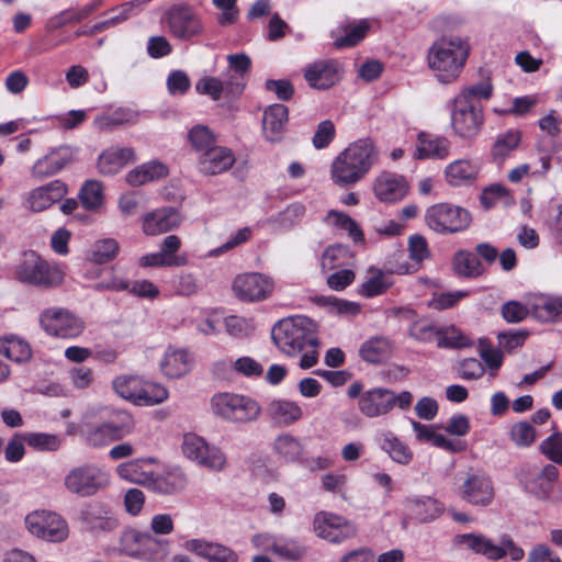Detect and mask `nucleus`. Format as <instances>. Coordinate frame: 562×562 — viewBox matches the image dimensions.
Instances as JSON below:
<instances>
[{
	"label": "nucleus",
	"mask_w": 562,
	"mask_h": 562,
	"mask_svg": "<svg viewBox=\"0 0 562 562\" xmlns=\"http://www.w3.org/2000/svg\"><path fill=\"white\" fill-rule=\"evenodd\" d=\"M86 440L93 447L108 445L121 439L109 423L103 420L100 425L88 426L85 429Z\"/></svg>",
	"instance_id": "51"
},
{
	"label": "nucleus",
	"mask_w": 562,
	"mask_h": 562,
	"mask_svg": "<svg viewBox=\"0 0 562 562\" xmlns=\"http://www.w3.org/2000/svg\"><path fill=\"white\" fill-rule=\"evenodd\" d=\"M450 154V142L446 137L435 136L425 132L418 134L415 158L445 159Z\"/></svg>",
	"instance_id": "33"
},
{
	"label": "nucleus",
	"mask_w": 562,
	"mask_h": 562,
	"mask_svg": "<svg viewBox=\"0 0 562 562\" xmlns=\"http://www.w3.org/2000/svg\"><path fill=\"white\" fill-rule=\"evenodd\" d=\"M0 355L15 362H25L31 358L32 349L26 340L9 334L0 337Z\"/></svg>",
	"instance_id": "44"
},
{
	"label": "nucleus",
	"mask_w": 562,
	"mask_h": 562,
	"mask_svg": "<svg viewBox=\"0 0 562 562\" xmlns=\"http://www.w3.org/2000/svg\"><path fill=\"white\" fill-rule=\"evenodd\" d=\"M313 528L317 537L331 543H341L356 536L357 528L347 518L330 512H318Z\"/></svg>",
	"instance_id": "18"
},
{
	"label": "nucleus",
	"mask_w": 562,
	"mask_h": 562,
	"mask_svg": "<svg viewBox=\"0 0 562 562\" xmlns=\"http://www.w3.org/2000/svg\"><path fill=\"white\" fill-rule=\"evenodd\" d=\"M469 55V44L459 36L441 37L428 52V65L442 83L452 82L461 72Z\"/></svg>",
	"instance_id": "3"
},
{
	"label": "nucleus",
	"mask_w": 562,
	"mask_h": 562,
	"mask_svg": "<svg viewBox=\"0 0 562 562\" xmlns=\"http://www.w3.org/2000/svg\"><path fill=\"white\" fill-rule=\"evenodd\" d=\"M522 490L540 501L550 498L559 479V470L554 464L548 463L542 468L535 464L522 465L517 475Z\"/></svg>",
	"instance_id": "10"
},
{
	"label": "nucleus",
	"mask_w": 562,
	"mask_h": 562,
	"mask_svg": "<svg viewBox=\"0 0 562 562\" xmlns=\"http://www.w3.org/2000/svg\"><path fill=\"white\" fill-rule=\"evenodd\" d=\"M212 413L229 423L246 424L256 420L261 407L254 398L238 393L221 392L211 398Z\"/></svg>",
	"instance_id": "5"
},
{
	"label": "nucleus",
	"mask_w": 562,
	"mask_h": 562,
	"mask_svg": "<svg viewBox=\"0 0 562 562\" xmlns=\"http://www.w3.org/2000/svg\"><path fill=\"white\" fill-rule=\"evenodd\" d=\"M521 136V132L517 128H510L497 134L491 148L493 161L503 164L518 148Z\"/></svg>",
	"instance_id": "40"
},
{
	"label": "nucleus",
	"mask_w": 562,
	"mask_h": 562,
	"mask_svg": "<svg viewBox=\"0 0 562 562\" xmlns=\"http://www.w3.org/2000/svg\"><path fill=\"white\" fill-rule=\"evenodd\" d=\"M373 192L379 201L394 203L406 196L408 183L401 175L383 171L373 181Z\"/></svg>",
	"instance_id": "23"
},
{
	"label": "nucleus",
	"mask_w": 562,
	"mask_h": 562,
	"mask_svg": "<svg viewBox=\"0 0 562 562\" xmlns=\"http://www.w3.org/2000/svg\"><path fill=\"white\" fill-rule=\"evenodd\" d=\"M369 30L368 20L348 21L333 30L330 36L334 38L335 47L347 48L359 44L367 36Z\"/></svg>",
	"instance_id": "32"
},
{
	"label": "nucleus",
	"mask_w": 562,
	"mask_h": 562,
	"mask_svg": "<svg viewBox=\"0 0 562 562\" xmlns=\"http://www.w3.org/2000/svg\"><path fill=\"white\" fill-rule=\"evenodd\" d=\"M142 380L135 375H121L113 381V389L122 398L137 405Z\"/></svg>",
	"instance_id": "52"
},
{
	"label": "nucleus",
	"mask_w": 562,
	"mask_h": 562,
	"mask_svg": "<svg viewBox=\"0 0 562 562\" xmlns=\"http://www.w3.org/2000/svg\"><path fill=\"white\" fill-rule=\"evenodd\" d=\"M181 224L179 212L171 207L156 210L145 215L143 231L146 235H158L177 228Z\"/></svg>",
	"instance_id": "30"
},
{
	"label": "nucleus",
	"mask_w": 562,
	"mask_h": 562,
	"mask_svg": "<svg viewBox=\"0 0 562 562\" xmlns=\"http://www.w3.org/2000/svg\"><path fill=\"white\" fill-rule=\"evenodd\" d=\"M188 137L191 146L196 153H199V155H203L206 150L216 145L215 135L204 125H196L192 127Z\"/></svg>",
	"instance_id": "53"
},
{
	"label": "nucleus",
	"mask_w": 562,
	"mask_h": 562,
	"mask_svg": "<svg viewBox=\"0 0 562 562\" xmlns=\"http://www.w3.org/2000/svg\"><path fill=\"white\" fill-rule=\"evenodd\" d=\"M453 271L462 278H477L484 273V267L475 254L459 250L452 259Z\"/></svg>",
	"instance_id": "46"
},
{
	"label": "nucleus",
	"mask_w": 562,
	"mask_h": 562,
	"mask_svg": "<svg viewBox=\"0 0 562 562\" xmlns=\"http://www.w3.org/2000/svg\"><path fill=\"white\" fill-rule=\"evenodd\" d=\"M493 87L488 81H481L465 87L454 97L457 100L469 101L470 104L482 106V100H488L492 95Z\"/></svg>",
	"instance_id": "54"
},
{
	"label": "nucleus",
	"mask_w": 562,
	"mask_h": 562,
	"mask_svg": "<svg viewBox=\"0 0 562 562\" xmlns=\"http://www.w3.org/2000/svg\"><path fill=\"white\" fill-rule=\"evenodd\" d=\"M14 278L27 285L48 289L59 285L65 272L58 265L48 262L31 250L24 252L15 265Z\"/></svg>",
	"instance_id": "4"
},
{
	"label": "nucleus",
	"mask_w": 562,
	"mask_h": 562,
	"mask_svg": "<svg viewBox=\"0 0 562 562\" xmlns=\"http://www.w3.org/2000/svg\"><path fill=\"white\" fill-rule=\"evenodd\" d=\"M121 543L124 550L131 555L143 557L147 561L156 562L157 558L154 553L147 554L149 551H155L156 548L161 547L167 542L157 539L147 531H139L137 529H126L121 536Z\"/></svg>",
	"instance_id": "22"
},
{
	"label": "nucleus",
	"mask_w": 562,
	"mask_h": 562,
	"mask_svg": "<svg viewBox=\"0 0 562 562\" xmlns=\"http://www.w3.org/2000/svg\"><path fill=\"white\" fill-rule=\"evenodd\" d=\"M438 347L461 349L473 345V340L456 326L442 327L439 329Z\"/></svg>",
	"instance_id": "49"
},
{
	"label": "nucleus",
	"mask_w": 562,
	"mask_h": 562,
	"mask_svg": "<svg viewBox=\"0 0 562 562\" xmlns=\"http://www.w3.org/2000/svg\"><path fill=\"white\" fill-rule=\"evenodd\" d=\"M137 405L153 406L165 402L168 398V391L165 386L146 382L140 384Z\"/></svg>",
	"instance_id": "56"
},
{
	"label": "nucleus",
	"mask_w": 562,
	"mask_h": 562,
	"mask_svg": "<svg viewBox=\"0 0 562 562\" xmlns=\"http://www.w3.org/2000/svg\"><path fill=\"white\" fill-rule=\"evenodd\" d=\"M528 315H531V296L526 304L513 300L502 306V316L507 323H520Z\"/></svg>",
	"instance_id": "58"
},
{
	"label": "nucleus",
	"mask_w": 562,
	"mask_h": 562,
	"mask_svg": "<svg viewBox=\"0 0 562 562\" xmlns=\"http://www.w3.org/2000/svg\"><path fill=\"white\" fill-rule=\"evenodd\" d=\"M102 417L112 426L117 436L122 439L134 428V419L130 413L123 409H104Z\"/></svg>",
	"instance_id": "50"
},
{
	"label": "nucleus",
	"mask_w": 562,
	"mask_h": 562,
	"mask_svg": "<svg viewBox=\"0 0 562 562\" xmlns=\"http://www.w3.org/2000/svg\"><path fill=\"white\" fill-rule=\"evenodd\" d=\"M403 528L407 522L414 520L420 524L437 519L443 513V505L431 496L412 495L404 499Z\"/></svg>",
	"instance_id": "20"
},
{
	"label": "nucleus",
	"mask_w": 562,
	"mask_h": 562,
	"mask_svg": "<svg viewBox=\"0 0 562 562\" xmlns=\"http://www.w3.org/2000/svg\"><path fill=\"white\" fill-rule=\"evenodd\" d=\"M224 323L227 334L235 338L247 337L255 329L250 319L237 315L226 317Z\"/></svg>",
	"instance_id": "62"
},
{
	"label": "nucleus",
	"mask_w": 562,
	"mask_h": 562,
	"mask_svg": "<svg viewBox=\"0 0 562 562\" xmlns=\"http://www.w3.org/2000/svg\"><path fill=\"white\" fill-rule=\"evenodd\" d=\"M536 438V430L528 422H519L512 426L510 439L519 447H529Z\"/></svg>",
	"instance_id": "64"
},
{
	"label": "nucleus",
	"mask_w": 562,
	"mask_h": 562,
	"mask_svg": "<svg viewBox=\"0 0 562 562\" xmlns=\"http://www.w3.org/2000/svg\"><path fill=\"white\" fill-rule=\"evenodd\" d=\"M164 21L169 34L181 41L199 37L204 32L200 15L186 4L171 7L166 12Z\"/></svg>",
	"instance_id": "13"
},
{
	"label": "nucleus",
	"mask_w": 562,
	"mask_h": 562,
	"mask_svg": "<svg viewBox=\"0 0 562 562\" xmlns=\"http://www.w3.org/2000/svg\"><path fill=\"white\" fill-rule=\"evenodd\" d=\"M78 200L87 212L98 213L104 205V189L98 180H87L78 191Z\"/></svg>",
	"instance_id": "42"
},
{
	"label": "nucleus",
	"mask_w": 562,
	"mask_h": 562,
	"mask_svg": "<svg viewBox=\"0 0 562 562\" xmlns=\"http://www.w3.org/2000/svg\"><path fill=\"white\" fill-rule=\"evenodd\" d=\"M245 83L240 81L239 76H228L224 79L216 77H202L195 83V90L199 94L209 95L217 101L223 95L234 99L241 94Z\"/></svg>",
	"instance_id": "21"
},
{
	"label": "nucleus",
	"mask_w": 562,
	"mask_h": 562,
	"mask_svg": "<svg viewBox=\"0 0 562 562\" xmlns=\"http://www.w3.org/2000/svg\"><path fill=\"white\" fill-rule=\"evenodd\" d=\"M375 441L387 456L396 463L407 465L412 462L414 453L411 448L400 440L390 430L379 431L375 436Z\"/></svg>",
	"instance_id": "35"
},
{
	"label": "nucleus",
	"mask_w": 562,
	"mask_h": 562,
	"mask_svg": "<svg viewBox=\"0 0 562 562\" xmlns=\"http://www.w3.org/2000/svg\"><path fill=\"white\" fill-rule=\"evenodd\" d=\"M234 373L247 379H258L263 374V366L249 356H243L234 360Z\"/></svg>",
	"instance_id": "60"
},
{
	"label": "nucleus",
	"mask_w": 562,
	"mask_h": 562,
	"mask_svg": "<svg viewBox=\"0 0 562 562\" xmlns=\"http://www.w3.org/2000/svg\"><path fill=\"white\" fill-rule=\"evenodd\" d=\"M271 337L280 351L296 356L307 347H318L317 324L302 315L279 321L272 328Z\"/></svg>",
	"instance_id": "2"
},
{
	"label": "nucleus",
	"mask_w": 562,
	"mask_h": 562,
	"mask_svg": "<svg viewBox=\"0 0 562 562\" xmlns=\"http://www.w3.org/2000/svg\"><path fill=\"white\" fill-rule=\"evenodd\" d=\"M266 413L273 424L283 427L295 424L303 416V411L297 403L283 398L270 401Z\"/></svg>",
	"instance_id": "34"
},
{
	"label": "nucleus",
	"mask_w": 562,
	"mask_h": 562,
	"mask_svg": "<svg viewBox=\"0 0 562 562\" xmlns=\"http://www.w3.org/2000/svg\"><path fill=\"white\" fill-rule=\"evenodd\" d=\"M201 454L196 462L198 465L214 472H221L225 469L227 459L217 446L209 443Z\"/></svg>",
	"instance_id": "55"
},
{
	"label": "nucleus",
	"mask_w": 562,
	"mask_h": 562,
	"mask_svg": "<svg viewBox=\"0 0 562 562\" xmlns=\"http://www.w3.org/2000/svg\"><path fill=\"white\" fill-rule=\"evenodd\" d=\"M304 78L312 88L328 89L339 80L338 64L334 60L315 61L307 66Z\"/></svg>",
	"instance_id": "28"
},
{
	"label": "nucleus",
	"mask_w": 562,
	"mask_h": 562,
	"mask_svg": "<svg viewBox=\"0 0 562 562\" xmlns=\"http://www.w3.org/2000/svg\"><path fill=\"white\" fill-rule=\"evenodd\" d=\"M78 521L87 532L94 536L109 535L120 526L114 508L99 501L86 503L78 513Z\"/></svg>",
	"instance_id": "11"
},
{
	"label": "nucleus",
	"mask_w": 562,
	"mask_h": 562,
	"mask_svg": "<svg viewBox=\"0 0 562 562\" xmlns=\"http://www.w3.org/2000/svg\"><path fill=\"white\" fill-rule=\"evenodd\" d=\"M68 193L67 184L55 179L44 186L33 189L27 196L29 209L33 212H42L59 202Z\"/></svg>",
	"instance_id": "24"
},
{
	"label": "nucleus",
	"mask_w": 562,
	"mask_h": 562,
	"mask_svg": "<svg viewBox=\"0 0 562 562\" xmlns=\"http://www.w3.org/2000/svg\"><path fill=\"white\" fill-rule=\"evenodd\" d=\"M479 169L467 159H458L446 167L445 176L449 184L458 187L474 180Z\"/></svg>",
	"instance_id": "45"
},
{
	"label": "nucleus",
	"mask_w": 562,
	"mask_h": 562,
	"mask_svg": "<svg viewBox=\"0 0 562 562\" xmlns=\"http://www.w3.org/2000/svg\"><path fill=\"white\" fill-rule=\"evenodd\" d=\"M164 375L178 379L190 371V357L186 349L168 347L159 362Z\"/></svg>",
	"instance_id": "37"
},
{
	"label": "nucleus",
	"mask_w": 562,
	"mask_h": 562,
	"mask_svg": "<svg viewBox=\"0 0 562 562\" xmlns=\"http://www.w3.org/2000/svg\"><path fill=\"white\" fill-rule=\"evenodd\" d=\"M42 328L50 336L72 339L82 334L85 323L64 308H47L40 316Z\"/></svg>",
	"instance_id": "17"
},
{
	"label": "nucleus",
	"mask_w": 562,
	"mask_h": 562,
	"mask_svg": "<svg viewBox=\"0 0 562 562\" xmlns=\"http://www.w3.org/2000/svg\"><path fill=\"white\" fill-rule=\"evenodd\" d=\"M77 149L69 145L52 147L36 159L31 167L30 175L36 181L54 177L76 161Z\"/></svg>",
	"instance_id": "15"
},
{
	"label": "nucleus",
	"mask_w": 562,
	"mask_h": 562,
	"mask_svg": "<svg viewBox=\"0 0 562 562\" xmlns=\"http://www.w3.org/2000/svg\"><path fill=\"white\" fill-rule=\"evenodd\" d=\"M289 121V110L284 104L276 103L269 105L262 117V130L265 137L270 142L281 139Z\"/></svg>",
	"instance_id": "31"
},
{
	"label": "nucleus",
	"mask_w": 562,
	"mask_h": 562,
	"mask_svg": "<svg viewBox=\"0 0 562 562\" xmlns=\"http://www.w3.org/2000/svg\"><path fill=\"white\" fill-rule=\"evenodd\" d=\"M184 549L211 561V562H237L238 554L228 547L216 542H207L202 539L186 541Z\"/></svg>",
	"instance_id": "29"
},
{
	"label": "nucleus",
	"mask_w": 562,
	"mask_h": 562,
	"mask_svg": "<svg viewBox=\"0 0 562 562\" xmlns=\"http://www.w3.org/2000/svg\"><path fill=\"white\" fill-rule=\"evenodd\" d=\"M154 458L133 460L121 463L116 468L120 477L131 483L139 484L150 488L154 472L146 469L147 464L154 463Z\"/></svg>",
	"instance_id": "38"
},
{
	"label": "nucleus",
	"mask_w": 562,
	"mask_h": 562,
	"mask_svg": "<svg viewBox=\"0 0 562 562\" xmlns=\"http://www.w3.org/2000/svg\"><path fill=\"white\" fill-rule=\"evenodd\" d=\"M380 153L371 138L349 144L331 162L330 179L339 188H349L367 177L378 164Z\"/></svg>",
	"instance_id": "1"
},
{
	"label": "nucleus",
	"mask_w": 562,
	"mask_h": 562,
	"mask_svg": "<svg viewBox=\"0 0 562 562\" xmlns=\"http://www.w3.org/2000/svg\"><path fill=\"white\" fill-rule=\"evenodd\" d=\"M167 173L168 168L164 164L153 160L131 170L126 175V182L130 186L139 187L147 182L159 180L166 177Z\"/></svg>",
	"instance_id": "43"
},
{
	"label": "nucleus",
	"mask_w": 562,
	"mask_h": 562,
	"mask_svg": "<svg viewBox=\"0 0 562 562\" xmlns=\"http://www.w3.org/2000/svg\"><path fill=\"white\" fill-rule=\"evenodd\" d=\"M273 290V280L258 272L239 274L233 282V291L243 302L263 301L272 294Z\"/></svg>",
	"instance_id": "19"
},
{
	"label": "nucleus",
	"mask_w": 562,
	"mask_h": 562,
	"mask_svg": "<svg viewBox=\"0 0 562 562\" xmlns=\"http://www.w3.org/2000/svg\"><path fill=\"white\" fill-rule=\"evenodd\" d=\"M540 451L553 463L562 465V432L555 431L540 443Z\"/></svg>",
	"instance_id": "61"
},
{
	"label": "nucleus",
	"mask_w": 562,
	"mask_h": 562,
	"mask_svg": "<svg viewBox=\"0 0 562 562\" xmlns=\"http://www.w3.org/2000/svg\"><path fill=\"white\" fill-rule=\"evenodd\" d=\"M109 484V471L95 464L76 467L64 477L65 488L79 497L93 496Z\"/></svg>",
	"instance_id": "7"
},
{
	"label": "nucleus",
	"mask_w": 562,
	"mask_h": 562,
	"mask_svg": "<svg viewBox=\"0 0 562 562\" xmlns=\"http://www.w3.org/2000/svg\"><path fill=\"white\" fill-rule=\"evenodd\" d=\"M187 484L188 477L184 471L179 467H172L162 473L154 472L149 490L161 495H175L184 491Z\"/></svg>",
	"instance_id": "27"
},
{
	"label": "nucleus",
	"mask_w": 562,
	"mask_h": 562,
	"mask_svg": "<svg viewBox=\"0 0 562 562\" xmlns=\"http://www.w3.org/2000/svg\"><path fill=\"white\" fill-rule=\"evenodd\" d=\"M120 251L119 241L114 238H102L95 240L89 251V259L102 265L113 260Z\"/></svg>",
	"instance_id": "48"
},
{
	"label": "nucleus",
	"mask_w": 562,
	"mask_h": 562,
	"mask_svg": "<svg viewBox=\"0 0 562 562\" xmlns=\"http://www.w3.org/2000/svg\"><path fill=\"white\" fill-rule=\"evenodd\" d=\"M276 554L286 561H299L306 552L304 546L294 539H278L274 544Z\"/></svg>",
	"instance_id": "59"
},
{
	"label": "nucleus",
	"mask_w": 562,
	"mask_h": 562,
	"mask_svg": "<svg viewBox=\"0 0 562 562\" xmlns=\"http://www.w3.org/2000/svg\"><path fill=\"white\" fill-rule=\"evenodd\" d=\"M392 284L384 273L381 271H373L372 276L368 278L361 285V294L367 297H372L383 293Z\"/></svg>",
	"instance_id": "63"
},
{
	"label": "nucleus",
	"mask_w": 562,
	"mask_h": 562,
	"mask_svg": "<svg viewBox=\"0 0 562 562\" xmlns=\"http://www.w3.org/2000/svg\"><path fill=\"white\" fill-rule=\"evenodd\" d=\"M235 161L236 157L232 149L215 145L203 155H199L198 168L203 175L216 176L231 169Z\"/></svg>",
	"instance_id": "25"
},
{
	"label": "nucleus",
	"mask_w": 562,
	"mask_h": 562,
	"mask_svg": "<svg viewBox=\"0 0 562 562\" xmlns=\"http://www.w3.org/2000/svg\"><path fill=\"white\" fill-rule=\"evenodd\" d=\"M207 445L203 437L193 432H187L182 437L181 451L187 459L196 463Z\"/></svg>",
	"instance_id": "57"
},
{
	"label": "nucleus",
	"mask_w": 562,
	"mask_h": 562,
	"mask_svg": "<svg viewBox=\"0 0 562 562\" xmlns=\"http://www.w3.org/2000/svg\"><path fill=\"white\" fill-rule=\"evenodd\" d=\"M273 450L285 462H295L303 454V445L299 438L282 434L274 439Z\"/></svg>",
	"instance_id": "47"
},
{
	"label": "nucleus",
	"mask_w": 562,
	"mask_h": 562,
	"mask_svg": "<svg viewBox=\"0 0 562 562\" xmlns=\"http://www.w3.org/2000/svg\"><path fill=\"white\" fill-rule=\"evenodd\" d=\"M461 541L475 553L483 554L490 560H499L508 554L512 561L518 562L525 555L524 550L507 535L501 538L499 544L483 535L474 533L461 536Z\"/></svg>",
	"instance_id": "14"
},
{
	"label": "nucleus",
	"mask_w": 562,
	"mask_h": 562,
	"mask_svg": "<svg viewBox=\"0 0 562 562\" xmlns=\"http://www.w3.org/2000/svg\"><path fill=\"white\" fill-rule=\"evenodd\" d=\"M413 395L408 391L395 394L385 387H373L360 396L359 411L368 418H375L389 414L394 407L405 409L411 406Z\"/></svg>",
	"instance_id": "8"
},
{
	"label": "nucleus",
	"mask_w": 562,
	"mask_h": 562,
	"mask_svg": "<svg viewBox=\"0 0 562 562\" xmlns=\"http://www.w3.org/2000/svg\"><path fill=\"white\" fill-rule=\"evenodd\" d=\"M426 224L439 234H456L465 231L471 224L470 213L460 206L439 203L427 209Z\"/></svg>",
	"instance_id": "9"
},
{
	"label": "nucleus",
	"mask_w": 562,
	"mask_h": 562,
	"mask_svg": "<svg viewBox=\"0 0 562 562\" xmlns=\"http://www.w3.org/2000/svg\"><path fill=\"white\" fill-rule=\"evenodd\" d=\"M450 119L456 135L462 139H472L483 126V108L472 105L469 101L453 99Z\"/></svg>",
	"instance_id": "16"
},
{
	"label": "nucleus",
	"mask_w": 562,
	"mask_h": 562,
	"mask_svg": "<svg viewBox=\"0 0 562 562\" xmlns=\"http://www.w3.org/2000/svg\"><path fill=\"white\" fill-rule=\"evenodd\" d=\"M24 524L33 537L50 543L64 542L70 533L67 520L54 510L35 509L25 516Z\"/></svg>",
	"instance_id": "6"
},
{
	"label": "nucleus",
	"mask_w": 562,
	"mask_h": 562,
	"mask_svg": "<svg viewBox=\"0 0 562 562\" xmlns=\"http://www.w3.org/2000/svg\"><path fill=\"white\" fill-rule=\"evenodd\" d=\"M531 316L542 324L562 322V296L537 294L531 296Z\"/></svg>",
	"instance_id": "26"
},
{
	"label": "nucleus",
	"mask_w": 562,
	"mask_h": 562,
	"mask_svg": "<svg viewBox=\"0 0 562 562\" xmlns=\"http://www.w3.org/2000/svg\"><path fill=\"white\" fill-rule=\"evenodd\" d=\"M134 160V150L130 147H112L104 150L98 159V170L104 176L119 172L126 164Z\"/></svg>",
	"instance_id": "39"
},
{
	"label": "nucleus",
	"mask_w": 562,
	"mask_h": 562,
	"mask_svg": "<svg viewBox=\"0 0 562 562\" xmlns=\"http://www.w3.org/2000/svg\"><path fill=\"white\" fill-rule=\"evenodd\" d=\"M393 350L394 344L389 337L376 335L362 342L359 353L366 362L376 364L390 359Z\"/></svg>",
	"instance_id": "36"
},
{
	"label": "nucleus",
	"mask_w": 562,
	"mask_h": 562,
	"mask_svg": "<svg viewBox=\"0 0 562 562\" xmlns=\"http://www.w3.org/2000/svg\"><path fill=\"white\" fill-rule=\"evenodd\" d=\"M459 497L476 507L490 506L495 497L492 479L483 471H469L460 477L457 486Z\"/></svg>",
	"instance_id": "12"
},
{
	"label": "nucleus",
	"mask_w": 562,
	"mask_h": 562,
	"mask_svg": "<svg viewBox=\"0 0 562 562\" xmlns=\"http://www.w3.org/2000/svg\"><path fill=\"white\" fill-rule=\"evenodd\" d=\"M100 2L93 1L80 8H69L53 15L47 21V29L57 30L67 24L79 23L98 10Z\"/></svg>",
	"instance_id": "41"
}]
</instances>
